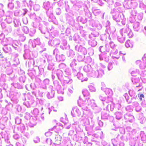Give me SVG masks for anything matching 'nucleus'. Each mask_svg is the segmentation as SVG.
I'll list each match as a JSON object with an SVG mask.
<instances>
[{"mask_svg": "<svg viewBox=\"0 0 146 146\" xmlns=\"http://www.w3.org/2000/svg\"><path fill=\"white\" fill-rule=\"evenodd\" d=\"M104 71L103 70H93L92 69L90 71L88 75L90 77L97 78H101L104 74Z\"/></svg>", "mask_w": 146, "mask_h": 146, "instance_id": "obj_1", "label": "nucleus"}, {"mask_svg": "<svg viewBox=\"0 0 146 146\" xmlns=\"http://www.w3.org/2000/svg\"><path fill=\"white\" fill-rule=\"evenodd\" d=\"M82 106L87 108L88 106H90L92 109L97 106L94 100H92L89 98H86L84 101L82 102Z\"/></svg>", "mask_w": 146, "mask_h": 146, "instance_id": "obj_2", "label": "nucleus"}, {"mask_svg": "<svg viewBox=\"0 0 146 146\" xmlns=\"http://www.w3.org/2000/svg\"><path fill=\"white\" fill-rule=\"evenodd\" d=\"M81 122L84 126H86V131H91L92 130L94 126V124L90 125V123L89 120L86 118H85L81 121Z\"/></svg>", "mask_w": 146, "mask_h": 146, "instance_id": "obj_3", "label": "nucleus"}, {"mask_svg": "<svg viewBox=\"0 0 146 146\" xmlns=\"http://www.w3.org/2000/svg\"><path fill=\"white\" fill-rule=\"evenodd\" d=\"M116 45L113 41H110L106 44L105 49L107 52H112L113 49H115Z\"/></svg>", "mask_w": 146, "mask_h": 146, "instance_id": "obj_4", "label": "nucleus"}, {"mask_svg": "<svg viewBox=\"0 0 146 146\" xmlns=\"http://www.w3.org/2000/svg\"><path fill=\"white\" fill-rule=\"evenodd\" d=\"M110 23L108 21H107L105 23V26L106 28V32L108 34L110 33L112 34L115 31V29L114 27H110Z\"/></svg>", "mask_w": 146, "mask_h": 146, "instance_id": "obj_5", "label": "nucleus"}, {"mask_svg": "<svg viewBox=\"0 0 146 146\" xmlns=\"http://www.w3.org/2000/svg\"><path fill=\"white\" fill-rule=\"evenodd\" d=\"M75 49L76 50L80 52L83 55L86 54L87 53V51L86 48L82 46L81 45H76L75 47Z\"/></svg>", "mask_w": 146, "mask_h": 146, "instance_id": "obj_6", "label": "nucleus"}, {"mask_svg": "<svg viewBox=\"0 0 146 146\" xmlns=\"http://www.w3.org/2000/svg\"><path fill=\"white\" fill-rule=\"evenodd\" d=\"M124 119L127 121H129L131 123H133L135 120L134 117L131 114L127 113L124 115Z\"/></svg>", "mask_w": 146, "mask_h": 146, "instance_id": "obj_7", "label": "nucleus"}, {"mask_svg": "<svg viewBox=\"0 0 146 146\" xmlns=\"http://www.w3.org/2000/svg\"><path fill=\"white\" fill-rule=\"evenodd\" d=\"M123 137L122 135L121 136L120 135L118 134L115 139H112L111 141L113 146H117L120 141V140H122Z\"/></svg>", "mask_w": 146, "mask_h": 146, "instance_id": "obj_8", "label": "nucleus"}, {"mask_svg": "<svg viewBox=\"0 0 146 146\" xmlns=\"http://www.w3.org/2000/svg\"><path fill=\"white\" fill-rule=\"evenodd\" d=\"M10 65V62L7 61V58H4L0 59V66L6 68L9 67Z\"/></svg>", "mask_w": 146, "mask_h": 146, "instance_id": "obj_9", "label": "nucleus"}, {"mask_svg": "<svg viewBox=\"0 0 146 146\" xmlns=\"http://www.w3.org/2000/svg\"><path fill=\"white\" fill-rule=\"evenodd\" d=\"M90 23L93 27L96 28L98 30H100L102 28V25L98 21H95L93 19L91 20Z\"/></svg>", "mask_w": 146, "mask_h": 146, "instance_id": "obj_10", "label": "nucleus"}, {"mask_svg": "<svg viewBox=\"0 0 146 146\" xmlns=\"http://www.w3.org/2000/svg\"><path fill=\"white\" fill-rule=\"evenodd\" d=\"M46 10V13L47 16L49 17V21H52L54 18L52 8L50 7V8Z\"/></svg>", "mask_w": 146, "mask_h": 146, "instance_id": "obj_11", "label": "nucleus"}, {"mask_svg": "<svg viewBox=\"0 0 146 146\" xmlns=\"http://www.w3.org/2000/svg\"><path fill=\"white\" fill-rule=\"evenodd\" d=\"M129 25H127L126 27L120 30L119 31L120 33L122 34V35L123 34L124 36H126L129 33V31H130V29L129 28Z\"/></svg>", "mask_w": 146, "mask_h": 146, "instance_id": "obj_12", "label": "nucleus"}, {"mask_svg": "<svg viewBox=\"0 0 146 146\" xmlns=\"http://www.w3.org/2000/svg\"><path fill=\"white\" fill-rule=\"evenodd\" d=\"M54 88L57 91L60 90L62 87L60 82L57 80H55L53 82Z\"/></svg>", "mask_w": 146, "mask_h": 146, "instance_id": "obj_13", "label": "nucleus"}, {"mask_svg": "<svg viewBox=\"0 0 146 146\" xmlns=\"http://www.w3.org/2000/svg\"><path fill=\"white\" fill-rule=\"evenodd\" d=\"M109 54H107L104 52L100 54H99V57L100 60H103L102 56H104V60L106 62H108L109 60Z\"/></svg>", "mask_w": 146, "mask_h": 146, "instance_id": "obj_14", "label": "nucleus"}, {"mask_svg": "<svg viewBox=\"0 0 146 146\" xmlns=\"http://www.w3.org/2000/svg\"><path fill=\"white\" fill-rule=\"evenodd\" d=\"M53 88V86L51 85L49 86L48 87V88L50 90V91L48 92L46 96L49 99L52 98L54 96L55 92L54 91L52 90Z\"/></svg>", "mask_w": 146, "mask_h": 146, "instance_id": "obj_15", "label": "nucleus"}, {"mask_svg": "<svg viewBox=\"0 0 146 146\" xmlns=\"http://www.w3.org/2000/svg\"><path fill=\"white\" fill-rule=\"evenodd\" d=\"M56 75L58 79L60 81H63L64 78V75L62 71L61 70H58L56 72Z\"/></svg>", "mask_w": 146, "mask_h": 146, "instance_id": "obj_16", "label": "nucleus"}, {"mask_svg": "<svg viewBox=\"0 0 146 146\" xmlns=\"http://www.w3.org/2000/svg\"><path fill=\"white\" fill-rule=\"evenodd\" d=\"M76 113L78 116L81 115V112L79 109L77 107H74L72 108L71 112V114L73 117H75V113Z\"/></svg>", "mask_w": 146, "mask_h": 146, "instance_id": "obj_17", "label": "nucleus"}, {"mask_svg": "<svg viewBox=\"0 0 146 146\" xmlns=\"http://www.w3.org/2000/svg\"><path fill=\"white\" fill-rule=\"evenodd\" d=\"M113 20L117 22H119L122 20L121 16L119 12H117L115 15H113L112 17Z\"/></svg>", "mask_w": 146, "mask_h": 146, "instance_id": "obj_18", "label": "nucleus"}, {"mask_svg": "<svg viewBox=\"0 0 146 146\" xmlns=\"http://www.w3.org/2000/svg\"><path fill=\"white\" fill-rule=\"evenodd\" d=\"M39 29L42 33L46 34L45 36V37L47 38H48V36L50 35V33L49 32L47 31V28L44 26L42 27L41 28H40Z\"/></svg>", "mask_w": 146, "mask_h": 146, "instance_id": "obj_19", "label": "nucleus"}, {"mask_svg": "<svg viewBox=\"0 0 146 146\" xmlns=\"http://www.w3.org/2000/svg\"><path fill=\"white\" fill-rule=\"evenodd\" d=\"M125 36H124L123 34L120 33L117 36V39L118 41L120 43H123L125 40Z\"/></svg>", "mask_w": 146, "mask_h": 146, "instance_id": "obj_20", "label": "nucleus"}, {"mask_svg": "<svg viewBox=\"0 0 146 146\" xmlns=\"http://www.w3.org/2000/svg\"><path fill=\"white\" fill-rule=\"evenodd\" d=\"M4 45L3 49L5 53H7L11 51V45L8 44H5Z\"/></svg>", "mask_w": 146, "mask_h": 146, "instance_id": "obj_21", "label": "nucleus"}, {"mask_svg": "<svg viewBox=\"0 0 146 146\" xmlns=\"http://www.w3.org/2000/svg\"><path fill=\"white\" fill-rule=\"evenodd\" d=\"M133 30L135 31H139L140 28L139 22L137 21L133 23Z\"/></svg>", "mask_w": 146, "mask_h": 146, "instance_id": "obj_22", "label": "nucleus"}, {"mask_svg": "<svg viewBox=\"0 0 146 146\" xmlns=\"http://www.w3.org/2000/svg\"><path fill=\"white\" fill-rule=\"evenodd\" d=\"M63 81H64L65 83L70 84L72 82L73 80L69 77V76L64 75V78Z\"/></svg>", "mask_w": 146, "mask_h": 146, "instance_id": "obj_23", "label": "nucleus"}, {"mask_svg": "<svg viewBox=\"0 0 146 146\" xmlns=\"http://www.w3.org/2000/svg\"><path fill=\"white\" fill-rule=\"evenodd\" d=\"M99 35V33L97 31L92 32L91 34L89 35V38L90 39H95V37H98Z\"/></svg>", "mask_w": 146, "mask_h": 146, "instance_id": "obj_24", "label": "nucleus"}, {"mask_svg": "<svg viewBox=\"0 0 146 146\" xmlns=\"http://www.w3.org/2000/svg\"><path fill=\"white\" fill-rule=\"evenodd\" d=\"M88 41V44L92 47L95 46L97 44V42L95 39H90Z\"/></svg>", "mask_w": 146, "mask_h": 146, "instance_id": "obj_25", "label": "nucleus"}, {"mask_svg": "<svg viewBox=\"0 0 146 146\" xmlns=\"http://www.w3.org/2000/svg\"><path fill=\"white\" fill-rule=\"evenodd\" d=\"M124 96L126 99V102L128 104L130 103L133 101V100H136V99L135 97H133L131 98V100H129V97L127 93H125L124 95Z\"/></svg>", "mask_w": 146, "mask_h": 146, "instance_id": "obj_26", "label": "nucleus"}, {"mask_svg": "<svg viewBox=\"0 0 146 146\" xmlns=\"http://www.w3.org/2000/svg\"><path fill=\"white\" fill-rule=\"evenodd\" d=\"M46 86H45L44 87H42L40 88L38 91V96L42 97L43 95L44 94V91L43 89H46Z\"/></svg>", "mask_w": 146, "mask_h": 146, "instance_id": "obj_27", "label": "nucleus"}, {"mask_svg": "<svg viewBox=\"0 0 146 146\" xmlns=\"http://www.w3.org/2000/svg\"><path fill=\"white\" fill-rule=\"evenodd\" d=\"M101 114V118L102 119H108L110 117L109 114L105 111H102Z\"/></svg>", "mask_w": 146, "mask_h": 146, "instance_id": "obj_28", "label": "nucleus"}, {"mask_svg": "<svg viewBox=\"0 0 146 146\" xmlns=\"http://www.w3.org/2000/svg\"><path fill=\"white\" fill-rule=\"evenodd\" d=\"M92 69V68L91 65L89 64L85 65L83 68L84 70L87 73L88 75L89 74V73H90V72Z\"/></svg>", "mask_w": 146, "mask_h": 146, "instance_id": "obj_29", "label": "nucleus"}, {"mask_svg": "<svg viewBox=\"0 0 146 146\" xmlns=\"http://www.w3.org/2000/svg\"><path fill=\"white\" fill-rule=\"evenodd\" d=\"M56 59L58 61H63L65 59V57L63 54L56 55Z\"/></svg>", "mask_w": 146, "mask_h": 146, "instance_id": "obj_30", "label": "nucleus"}, {"mask_svg": "<svg viewBox=\"0 0 146 146\" xmlns=\"http://www.w3.org/2000/svg\"><path fill=\"white\" fill-rule=\"evenodd\" d=\"M17 128L22 133L25 132L26 130L25 127L23 124H21Z\"/></svg>", "mask_w": 146, "mask_h": 146, "instance_id": "obj_31", "label": "nucleus"}, {"mask_svg": "<svg viewBox=\"0 0 146 146\" xmlns=\"http://www.w3.org/2000/svg\"><path fill=\"white\" fill-rule=\"evenodd\" d=\"M92 10L94 15H98L101 13V11L100 9H97L95 7H93L92 8Z\"/></svg>", "mask_w": 146, "mask_h": 146, "instance_id": "obj_32", "label": "nucleus"}, {"mask_svg": "<svg viewBox=\"0 0 146 146\" xmlns=\"http://www.w3.org/2000/svg\"><path fill=\"white\" fill-rule=\"evenodd\" d=\"M77 78L79 80H81L82 82L84 81H87L88 80L87 78L84 79L83 76V75L81 73H78L77 75Z\"/></svg>", "mask_w": 146, "mask_h": 146, "instance_id": "obj_33", "label": "nucleus"}, {"mask_svg": "<svg viewBox=\"0 0 146 146\" xmlns=\"http://www.w3.org/2000/svg\"><path fill=\"white\" fill-rule=\"evenodd\" d=\"M115 117L117 119H121L123 116V113L121 112H116L115 113Z\"/></svg>", "mask_w": 146, "mask_h": 146, "instance_id": "obj_34", "label": "nucleus"}, {"mask_svg": "<svg viewBox=\"0 0 146 146\" xmlns=\"http://www.w3.org/2000/svg\"><path fill=\"white\" fill-rule=\"evenodd\" d=\"M67 55L70 58H73L75 55V53L72 50H70L68 51Z\"/></svg>", "mask_w": 146, "mask_h": 146, "instance_id": "obj_35", "label": "nucleus"}, {"mask_svg": "<svg viewBox=\"0 0 146 146\" xmlns=\"http://www.w3.org/2000/svg\"><path fill=\"white\" fill-rule=\"evenodd\" d=\"M61 137L59 135H56L55 138V144H60L61 140Z\"/></svg>", "mask_w": 146, "mask_h": 146, "instance_id": "obj_36", "label": "nucleus"}, {"mask_svg": "<svg viewBox=\"0 0 146 146\" xmlns=\"http://www.w3.org/2000/svg\"><path fill=\"white\" fill-rule=\"evenodd\" d=\"M64 75L66 76H70L71 74V70L68 68H66L64 70Z\"/></svg>", "mask_w": 146, "mask_h": 146, "instance_id": "obj_37", "label": "nucleus"}, {"mask_svg": "<svg viewBox=\"0 0 146 146\" xmlns=\"http://www.w3.org/2000/svg\"><path fill=\"white\" fill-rule=\"evenodd\" d=\"M109 107H110V110L111 111H112L113 110L114 108V105L112 102H111L110 104H108L106 107V110L109 111Z\"/></svg>", "mask_w": 146, "mask_h": 146, "instance_id": "obj_38", "label": "nucleus"}, {"mask_svg": "<svg viewBox=\"0 0 146 146\" xmlns=\"http://www.w3.org/2000/svg\"><path fill=\"white\" fill-rule=\"evenodd\" d=\"M36 121L33 119H31L30 120V122L29 123V125L30 127H33L36 125Z\"/></svg>", "mask_w": 146, "mask_h": 146, "instance_id": "obj_39", "label": "nucleus"}, {"mask_svg": "<svg viewBox=\"0 0 146 146\" xmlns=\"http://www.w3.org/2000/svg\"><path fill=\"white\" fill-rule=\"evenodd\" d=\"M33 102V101L29 100V101H27L25 102L23 104L27 108H29L31 107Z\"/></svg>", "mask_w": 146, "mask_h": 146, "instance_id": "obj_40", "label": "nucleus"}, {"mask_svg": "<svg viewBox=\"0 0 146 146\" xmlns=\"http://www.w3.org/2000/svg\"><path fill=\"white\" fill-rule=\"evenodd\" d=\"M77 61L75 59H73L72 60L70 64V66L72 68H74L75 67L77 64Z\"/></svg>", "mask_w": 146, "mask_h": 146, "instance_id": "obj_41", "label": "nucleus"}, {"mask_svg": "<svg viewBox=\"0 0 146 146\" xmlns=\"http://www.w3.org/2000/svg\"><path fill=\"white\" fill-rule=\"evenodd\" d=\"M14 15L15 16H21L22 15V12L20 10L15 11Z\"/></svg>", "mask_w": 146, "mask_h": 146, "instance_id": "obj_42", "label": "nucleus"}, {"mask_svg": "<svg viewBox=\"0 0 146 146\" xmlns=\"http://www.w3.org/2000/svg\"><path fill=\"white\" fill-rule=\"evenodd\" d=\"M11 85L13 86L15 88H17L18 89L23 88V86L18 83L17 84L12 83Z\"/></svg>", "mask_w": 146, "mask_h": 146, "instance_id": "obj_43", "label": "nucleus"}, {"mask_svg": "<svg viewBox=\"0 0 146 146\" xmlns=\"http://www.w3.org/2000/svg\"><path fill=\"white\" fill-rule=\"evenodd\" d=\"M60 43V41L58 39L55 38L53 40V44L54 45V46L58 45Z\"/></svg>", "mask_w": 146, "mask_h": 146, "instance_id": "obj_44", "label": "nucleus"}, {"mask_svg": "<svg viewBox=\"0 0 146 146\" xmlns=\"http://www.w3.org/2000/svg\"><path fill=\"white\" fill-rule=\"evenodd\" d=\"M82 93L84 96L85 97H88L90 95L89 92L86 89H84L82 90Z\"/></svg>", "mask_w": 146, "mask_h": 146, "instance_id": "obj_45", "label": "nucleus"}, {"mask_svg": "<svg viewBox=\"0 0 146 146\" xmlns=\"http://www.w3.org/2000/svg\"><path fill=\"white\" fill-rule=\"evenodd\" d=\"M125 45L127 48H132L133 46L132 44L130 42L129 40H127L126 42L125 43Z\"/></svg>", "mask_w": 146, "mask_h": 146, "instance_id": "obj_46", "label": "nucleus"}, {"mask_svg": "<svg viewBox=\"0 0 146 146\" xmlns=\"http://www.w3.org/2000/svg\"><path fill=\"white\" fill-rule=\"evenodd\" d=\"M14 23V26L15 27H18L19 25H21V23L19 20L14 19L13 21Z\"/></svg>", "mask_w": 146, "mask_h": 146, "instance_id": "obj_47", "label": "nucleus"}, {"mask_svg": "<svg viewBox=\"0 0 146 146\" xmlns=\"http://www.w3.org/2000/svg\"><path fill=\"white\" fill-rule=\"evenodd\" d=\"M44 7L46 10L50 8V7H52L49 2L44 3Z\"/></svg>", "mask_w": 146, "mask_h": 146, "instance_id": "obj_48", "label": "nucleus"}, {"mask_svg": "<svg viewBox=\"0 0 146 146\" xmlns=\"http://www.w3.org/2000/svg\"><path fill=\"white\" fill-rule=\"evenodd\" d=\"M6 16L7 18L5 19V21L8 23L10 24L13 21L12 18L10 17V15H8V16Z\"/></svg>", "mask_w": 146, "mask_h": 146, "instance_id": "obj_49", "label": "nucleus"}, {"mask_svg": "<svg viewBox=\"0 0 146 146\" xmlns=\"http://www.w3.org/2000/svg\"><path fill=\"white\" fill-rule=\"evenodd\" d=\"M54 64L53 63H49L48 66V69L49 70H53L54 69Z\"/></svg>", "mask_w": 146, "mask_h": 146, "instance_id": "obj_50", "label": "nucleus"}, {"mask_svg": "<svg viewBox=\"0 0 146 146\" xmlns=\"http://www.w3.org/2000/svg\"><path fill=\"white\" fill-rule=\"evenodd\" d=\"M107 38V35L106 34H102L100 35V38L102 41H105Z\"/></svg>", "mask_w": 146, "mask_h": 146, "instance_id": "obj_51", "label": "nucleus"}, {"mask_svg": "<svg viewBox=\"0 0 146 146\" xmlns=\"http://www.w3.org/2000/svg\"><path fill=\"white\" fill-rule=\"evenodd\" d=\"M84 57L85 56L84 55H78L77 56V59L79 61H82L84 60Z\"/></svg>", "mask_w": 146, "mask_h": 146, "instance_id": "obj_52", "label": "nucleus"}, {"mask_svg": "<svg viewBox=\"0 0 146 146\" xmlns=\"http://www.w3.org/2000/svg\"><path fill=\"white\" fill-rule=\"evenodd\" d=\"M85 15L90 19L92 18V14L88 10H87L86 11Z\"/></svg>", "mask_w": 146, "mask_h": 146, "instance_id": "obj_53", "label": "nucleus"}, {"mask_svg": "<svg viewBox=\"0 0 146 146\" xmlns=\"http://www.w3.org/2000/svg\"><path fill=\"white\" fill-rule=\"evenodd\" d=\"M46 58L47 59L48 62L50 63L51 62L52 60V56L50 55H46L45 56Z\"/></svg>", "mask_w": 146, "mask_h": 146, "instance_id": "obj_54", "label": "nucleus"}, {"mask_svg": "<svg viewBox=\"0 0 146 146\" xmlns=\"http://www.w3.org/2000/svg\"><path fill=\"white\" fill-rule=\"evenodd\" d=\"M3 5L2 3H0V14L1 15H4V11L3 10Z\"/></svg>", "mask_w": 146, "mask_h": 146, "instance_id": "obj_55", "label": "nucleus"}, {"mask_svg": "<svg viewBox=\"0 0 146 146\" xmlns=\"http://www.w3.org/2000/svg\"><path fill=\"white\" fill-rule=\"evenodd\" d=\"M137 13V11L135 9H133L131 11V15L132 17H135L136 16Z\"/></svg>", "mask_w": 146, "mask_h": 146, "instance_id": "obj_56", "label": "nucleus"}, {"mask_svg": "<svg viewBox=\"0 0 146 146\" xmlns=\"http://www.w3.org/2000/svg\"><path fill=\"white\" fill-rule=\"evenodd\" d=\"M32 113L35 116H37L38 114L39 111L37 108H35L32 112Z\"/></svg>", "mask_w": 146, "mask_h": 146, "instance_id": "obj_57", "label": "nucleus"}, {"mask_svg": "<svg viewBox=\"0 0 146 146\" xmlns=\"http://www.w3.org/2000/svg\"><path fill=\"white\" fill-rule=\"evenodd\" d=\"M112 99H111V98L110 97H108L107 98H106V100L105 102H104L103 103V104L104 105L105 104V103H110V102L111 103V101H112Z\"/></svg>", "mask_w": 146, "mask_h": 146, "instance_id": "obj_58", "label": "nucleus"}, {"mask_svg": "<svg viewBox=\"0 0 146 146\" xmlns=\"http://www.w3.org/2000/svg\"><path fill=\"white\" fill-rule=\"evenodd\" d=\"M33 43H36L37 45H40L41 44L40 39L37 38L36 39H34L33 40Z\"/></svg>", "mask_w": 146, "mask_h": 146, "instance_id": "obj_59", "label": "nucleus"}, {"mask_svg": "<svg viewBox=\"0 0 146 146\" xmlns=\"http://www.w3.org/2000/svg\"><path fill=\"white\" fill-rule=\"evenodd\" d=\"M93 109L94 110V112L95 113H99L101 110V109L98 106Z\"/></svg>", "mask_w": 146, "mask_h": 146, "instance_id": "obj_60", "label": "nucleus"}, {"mask_svg": "<svg viewBox=\"0 0 146 146\" xmlns=\"http://www.w3.org/2000/svg\"><path fill=\"white\" fill-rule=\"evenodd\" d=\"M141 139L142 141L144 142H146V135L145 134H141Z\"/></svg>", "mask_w": 146, "mask_h": 146, "instance_id": "obj_61", "label": "nucleus"}, {"mask_svg": "<svg viewBox=\"0 0 146 146\" xmlns=\"http://www.w3.org/2000/svg\"><path fill=\"white\" fill-rule=\"evenodd\" d=\"M59 67L60 68L64 69V70L67 67L66 65L64 63H61L59 65Z\"/></svg>", "mask_w": 146, "mask_h": 146, "instance_id": "obj_62", "label": "nucleus"}, {"mask_svg": "<svg viewBox=\"0 0 146 146\" xmlns=\"http://www.w3.org/2000/svg\"><path fill=\"white\" fill-rule=\"evenodd\" d=\"M22 30L25 33L27 34L29 32V29L26 26H24L23 27Z\"/></svg>", "mask_w": 146, "mask_h": 146, "instance_id": "obj_63", "label": "nucleus"}, {"mask_svg": "<svg viewBox=\"0 0 146 146\" xmlns=\"http://www.w3.org/2000/svg\"><path fill=\"white\" fill-rule=\"evenodd\" d=\"M126 110L129 112H131L132 111L133 108L130 105H129L126 107Z\"/></svg>", "mask_w": 146, "mask_h": 146, "instance_id": "obj_64", "label": "nucleus"}]
</instances>
